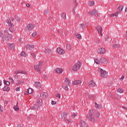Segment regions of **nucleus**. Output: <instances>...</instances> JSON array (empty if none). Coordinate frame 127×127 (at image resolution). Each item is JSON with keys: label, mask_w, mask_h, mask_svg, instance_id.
<instances>
[{"label": "nucleus", "mask_w": 127, "mask_h": 127, "mask_svg": "<svg viewBox=\"0 0 127 127\" xmlns=\"http://www.w3.org/2000/svg\"><path fill=\"white\" fill-rule=\"evenodd\" d=\"M80 27L82 29H85L86 25H85L84 23L80 24Z\"/></svg>", "instance_id": "38"}, {"label": "nucleus", "mask_w": 127, "mask_h": 127, "mask_svg": "<svg viewBox=\"0 0 127 127\" xmlns=\"http://www.w3.org/2000/svg\"><path fill=\"white\" fill-rule=\"evenodd\" d=\"M96 29L97 30L98 33L101 35V36H103V34L102 33V30H103V28H102L100 26H97L96 27Z\"/></svg>", "instance_id": "8"}, {"label": "nucleus", "mask_w": 127, "mask_h": 127, "mask_svg": "<svg viewBox=\"0 0 127 127\" xmlns=\"http://www.w3.org/2000/svg\"><path fill=\"white\" fill-rule=\"evenodd\" d=\"M86 96L88 97L89 99H91V98H93V95L90 94H87Z\"/></svg>", "instance_id": "49"}, {"label": "nucleus", "mask_w": 127, "mask_h": 127, "mask_svg": "<svg viewBox=\"0 0 127 127\" xmlns=\"http://www.w3.org/2000/svg\"><path fill=\"white\" fill-rule=\"evenodd\" d=\"M57 52L59 53V54H62V55L65 54L64 50L61 49V48H58L57 49Z\"/></svg>", "instance_id": "9"}, {"label": "nucleus", "mask_w": 127, "mask_h": 127, "mask_svg": "<svg viewBox=\"0 0 127 127\" xmlns=\"http://www.w3.org/2000/svg\"><path fill=\"white\" fill-rule=\"evenodd\" d=\"M18 105V103L17 102L16 105V106L13 107V109L15 111H16V112H18L19 111V108L18 107V106H17Z\"/></svg>", "instance_id": "28"}, {"label": "nucleus", "mask_w": 127, "mask_h": 127, "mask_svg": "<svg viewBox=\"0 0 127 127\" xmlns=\"http://www.w3.org/2000/svg\"><path fill=\"white\" fill-rule=\"evenodd\" d=\"M66 48L68 51L72 50V46L70 44H66Z\"/></svg>", "instance_id": "21"}, {"label": "nucleus", "mask_w": 127, "mask_h": 127, "mask_svg": "<svg viewBox=\"0 0 127 127\" xmlns=\"http://www.w3.org/2000/svg\"><path fill=\"white\" fill-rule=\"evenodd\" d=\"M31 55L32 57H33V58H35V57H36V55H35V53H32L31 54Z\"/></svg>", "instance_id": "45"}, {"label": "nucleus", "mask_w": 127, "mask_h": 127, "mask_svg": "<svg viewBox=\"0 0 127 127\" xmlns=\"http://www.w3.org/2000/svg\"><path fill=\"white\" fill-rule=\"evenodd\" d=\"M27 92H28V94H32V93H33V90H32V89H31V88H29L27 90Z\"/></svg>", "instance_id": "35"}, {"label": "nucleus", "mask_w": 127, "mask_h": 127, "mask_svg": "<svg viewBox=\"0 0 127 127\" xmlns=\"http://www.w3.org/2000/svg\"><path fill=\"white\" fill-rule=\"evenodd\" d=\"M45 52L46 53H49V54H50V53H52V51H51V50L50 49H46Z\"/></svg>", "instance_id": "31"}, {"label": "nucleus", "mask_w": 127, "mask_h": 127, "mask_svg": "<svg viewBox=\"0 0 127 127\" xmlns=\"http://www.w3.org/2000/svg\"><path fill=\"white\" fill-rule=\"evenodd\" d=\"M51 104L52 105V106H55V105H56V102L54 101H52Z\"/></svg>", "instance_id": "51"}, {"label": "nucleus", "mask_w": 127, "mask_h": 127, "mask_svg": "<svg viewBox=\"0 0 127 127\" xmlns=\"http://www.w3.org/2000/svg\"><path fill=\"white\" fill-rule=\"evenodd\" d=\"M89 15H93V12H88Z\"/></svg>", "instance_id": "63"}, {"label": "nucleus", "mask_w": 127, "mask_h": 127, "mask_svg": "<svg viewBox=\"0 0 127 127\" xmlns=\"http://www.w3.org/2000/svg\"><path fill=\"white\" fill-rule=\"evenodd\" d=\"M14 74H16V75H17V74H19V70H16L14 71Z\"/></svg>", "instance_id": "57"}, {"label": "nucleus", "mask_w": 127, "mask_h": 127, "mask_svg": "<svg viewBox=\"0 0 127 127\" xmlns=\"http://www.w3.org/2000/svg\"><path fill=\"white\" fill-rule=\"evenodd\" d=\"M76 38H78V39H81L82 38V36H81V34H78L76 35Z\"/></svg>", "instance_id": "36"}, {"label": "nucleus", "mask_w": 127, "mask_h": 127, "mask_svg": "<svg viewBox=\"0 0 127 127\" xmlns=\"http://www.w3.org/2000/svg\"><path fill=\"white\" fill-rule=\"evenodd\" d=\"M80 127H88V124L84 120H81Z\"/></svg>", "instance_id": "10"}, {"label": "nucleus", "mask_w": 127, "mask_h": 127, "mask_svg": "<svg viewBox=\"0 0 127 127\" xmlns=\"http://www.w3.org/2000/svg\"><path fill=\"white\" fill-rule=\"evenodd\" d=\"M2 89L3 91L8 92V91L10 90V88L8 86H5L4 87H3Z\"/></svg>", "instance_id": "22"}, {"label": "nucleus", "mask_w": 127, "mask_h": 127, "mask_svg": "<svg viewBox=\"0 0 127 127\" xmlns=\"http://www.w3.org/2000/svg\"><path fill=\"white\" fill-rule=\"evenodd\" d=\"M6 22L8 25L10 27L9 28V31H10V32H14V29H13L14 25L11 23V20H10V19H8L6 20Z\"/></svg>", "instance_id": "2"}, {"label": "nucleus", "mask_w": 127, "mask_h": 127, "mask_svg": "<svg viewBox=\"0 0 127 127\" xmlns=\"http://www.w3.org/2000/svg\"><path fill=\"white\" fill-rule=\"evenodd\" d=\"M9 82L8 81H7L6 82V86H9Z\"/></svg>", "instance_id": "62"}, {"label": "nucleus", "mask_w": 127, "mask_h": 127, "mask_svg": "<svg viewBox=\"0 0 127 127\" xmlns=\"http://www.w3.org/2000/svg\"><path fill=\"white\" fill-rule=\"evenodd\" d=\"M20 88L19 87H16L15 88V91H20Z\"/></svg>", "instance_id": "59"}, {"label": "nucleus", "mask_w": 127, "mask_h": 127, "mask_svg": "<svg viewBox=\"0 0 127 127\" xmlns=\"http://www.w3.org/2000/svg\"><path fill=\"white\" fill-rule=\"evenodd\" d=\"M99 72H100V74L101 77L103 78H106V77H108V73L105 70H104L102 68H98Z\"/></svg>", "instance_id": "3"}, {"label": "nucleus", "mask_w": 127, "mask_h": 127, "mask_svg": "<svg viewBox=\"0 0 127 127\" xmlns=\"http://www.w3.org/2000/svg\"><path fill=\"white\" fill-rule=\"evenodd\" d=\"M56 73H58L59 74H61L62 72H63V69L58 68L56 69Z\"/></svg>", "instance_id": "16"}, {"label": "nucleus", "mask_w": 127, "mask_h": 127, "mask_svg": "<svg viewBox=\"0 0 127 127\" xmlns=\"http://www.w3.org/2000/svg\"><path fill=\"white\" fill-rule=\"evenodd\" d=\"M98 14H99V13L98 12V11H97V10L94 9L92 11V15H95V16H98Z\"/></svg>", "instance_id": "24"}, {"label": "nucleus", "mask_w": 127, "mask_h": 127, "mask_svg": "<svg viewBox=\"0 0 127 127\" xmlns=\"http://www.w3.org/2000/svg\"><path fill=\"white\" fill-rule=\"evenodd\" d=\"M47 95H48V94L46 92H42L40 94V96L42 97V98H46Z\"/></svg>", "instance_id": "18"}, {"label": "nucleus", "mask_w": 127, "mask_h": 127, "mask_svg": "<svg viewBox=\"0 0 127 127\" xmlns=\"http://www.w3.org/2000/svg\"><path fill=\"white\" fill-rule=\"evenodd\" d=\"M64 81L65 82V83H67L66 85H67V86H70L71 85V82H70V80L68 79V78L66 77Z\"/></svg>", "instance_id": "23"}, {"label": "nucleus", "mask_w": 127, "mask_h": 127, "mask_svg": "<svg viewBox=\"0 0 127 127\" xmlns=\"http://www.w3.org/2000/svg\"><path fill=\"white\" fill-rule=\"evenodd\" d=\"M65 122L68 123H71L72 121L71 119H65Z\"/></svg>", "instance_id": "47"}, {"label": "nucleus", "mask_w": 127, "mask_h": 127, "mask_svg": "<svg viewBox=\"0 0 127 127\" xmlns=\"http://www.w3.org/2000/svg\"><path fill=\"white\" fill-rule=\"evenodd\" d=\"M9 80H10L12 83H14V81L13 80V79H12V77H9Z\"/></svg>", "instance_id": "56"}, {"label": "nucleus", "mask_w": 127, "mask_h": 127, "mask_svg": "<svg viewBox=\"0 0 127 127\" xmlns=\"http://www.w3.org/2000/svg\"><path fill=\"white\" fill-rule=\"evenodd\" d=\"M34 107H35L36 110H37L38 109H39V108H40V106L37 103L34 105Z\"/></svg>", "instance_id": "34"}, {"label": "nucleus", "mask_w": 127, "mask_h": 127, "mask_svg": "<svg viewBox=\"0 0 127 127\" xmlns=\"http://www.w3.org/2000/svg\"><path fill=\"white\" fill-rule=\"evenodd\" d=\"M45 14H48L49 13V10H45L44 11Z\"/></svg>", "instance_id": "54"}, {"label": "nucleus", "mask_w": 127, "mask_h": 127, "mask_svg": "<svg viewBox=\"0 0 127 127\" xmlns=\"http://www.w3.org/2000/svg\"><path fill=\"white\" fill-rule=\"evenodd\" d=\"M17 82V83H16L17 85H20L21 84H22L24 82L22 79L18 80Z\"/></svg>", "instance_id": "30"}, {"label": "nucleus", "mask_w": 127, "mask_h": 127, "mask_svg": "<svg viewBox=\"0 0 127 127\" xmlns=\"http://www.w3.org/2000/svg\"><path fill=\"white\" fill-rule=\"evenodd\" d=\"M36 35H37V32H34L33 33L32 36L33 37H35V36H36Z\"/></svg>", "instance_id": "52"}, {"label": "nucleus", "mask_w": 127, "mask_h": 127, "mask_svg": "<svg viewBox=\"0 0 127 127\" xmlns=\"http://www.w3.org/2000/svg\"><path fill=\"white\" fill-rule=\"evenodd\" d=\"M114 48H119L120 47V45L117 44H115L113 45Z\"/></svg>", "instance_id": "37"}, {"label": "nucleus", "mask_w": 127, "mask_h": 127, "mask_svg": "<svg viewBox=\"0 0 127 127\" xmlns=\"http://www.w3.org/2000/svg\"><path fill=\"white\" fill-rule=\"evenodd\" d=\"M8 48L10 49L11 50H12L14 49V44H7Z\"/></svg>", "instance_id": "13"}, {"label": "nucleus", "mask_w": 127, "mask_h": 127, "mask_svg": "<svg viewBox=\"0 0 127 127\" xmlns=\"http://www.w3.org/2000/svg\"><path fill=\"white\" fill-rule=\"evenodd\" d=\"M124 8V5H120L118 7V9L120 11H122L123 10V9Z\"/></svg>", "instance_id": "32"}, {"label": "nucleus", "mask_w": 127, "mask_h": 127, "mask_svg": "<svg viewBox=\"0 0 127 127\" xmlns=\"http://www.w3.org/2000/svg\"><path fill=\"white\" fill-rule=\"evenodd\" d=\"M94 4H95V2L94 1H91L89 3V5H90V6H93V5H94Z\"/></svg>", "instance_id": "41"}, {"label": "nucleus", "mask_w": 127, "mask_h": 127, "mask_svg": "<svg viewBox=\"0 0 127 127\" xmlns=\"http://www.w3.org/2000/svg\"><path fill=\"white\" fill-rule=\"evenodd\" d=\"M34 48V46L27 45L26 46V50H31V49H33Z\"/></svg>", "instance_id": "14"}, {"label": "nucleus", "mask_w": 127, "mask_h": 127, "mask_svg": "<svg viewBox=\"0 0 127 127\" xmlns=\"http://www.w3.org/2000/svg\"><path fill=\"white\" fill-rule=\"evenodd\" d=\"M4 32L5 33H8V30H7V29L5 30L4 31Z\"/></svg>", "instance_id": "61"}, {"label": "nucleus", "mask_w": 127, "mask_h": 127, "mask_svg": "<svg viewBox=\"0 0 127 127\" xmlns=\"http://www.w3.org/2000/svg\"><path fill=\"white\" fill-rule=\"evenodd\" d=\"M30 109H31V110H36V109L34 105L30 106Z\"/></svg>", "instance_id": "50"}, {"label": "nucleus", "mask_w": 127, "mask_h": 127, "mask_svg": "<svg viewBox=\"0 0 127 127\" xmlns=\"http://www.w3.org/2000/svg\"><path fill=\"white\" fill-rule=\"evenodd\" d=\"M100 42H101V40L98 39L96 40V43L99 44Z\"/></svg>", "instance_id": "58"}, {"label": "nucleus", "mask_w": 127, "mask_h": 127, "mask_svg": "<svg viewBox=\"0 0 127 127\" xmlns=\"http://www.w3.org/2000/svg\"><path fill=\"white\" fill-rule=\"evenodd\" d=\"M89 85H90L92 87H96V83L93 82V80H90L89 82Z\"/></svg>", "instance_id": "25"}, {"label": "nucleus", "mask_w": 127, "mask_h": 127, "mask_svg": "<svg viewBox=\"0 0 127 127\" xmlns=\"http://www.w3.org/2000/svg\"><path fill=\"white\" fill-rule=\"evenodd\" d=\"M4 104L5 105H7V104H8L7 101L4 100Z\"/></svg>", "instance_id": "60"}, {"label": "nucleus", "mask_w": 127, "mask_h": 127, "mask_svg": "<svg viewBox=\"0 0 127 127\" xmlns=\"http://www.w3.org/2000/svg\"><path fill=\"white\" fill-rule=\"evenodd\" d=\"M95 105L96 108H97L98 109H101V108H102V106L98 104L97 102H95Z\"/></svg>", "instance_id": "33"}, {"label": "nucleus", "mask_w": 127, "mask_h": 127, "mask_svg": "<svg viewBox=\"0 0 127 127\" xmlns=\"http://www.w3.org/2000/svg\"><path fill=\"white\" fill-rule=\"evenodd\" d=\"M94 62L96 64H100V61L98 59H94Z\"/></svg>", "instance_id": "48"}, {"label": "nucleus", "mask_w": 127, "mask_h": 127, "mask_svg": "<svg viewBox=\"0 0 127 127\" xmlns=\"http://www.w3.org/2000/svg\"><path fill=\"white\" fill-rule=\"evenodd\" d=\"M81 82L80 80H76L72 82L73 85H79V84H81Z\"/></svg>", "instance_id": "19"}, {"label": "nucleus", "mask_w": 127, "mask_h": 127, "mask_svg": "<svg viewBox=\"0 0 127 127\" xmlns=\"http://www.w3.org/2000/svg\"><path fill=\"white\" fill-rule=\"evenodd\" d=\"M12 35L11 34H8L7 35H3L2 38L5 39L6 41H9L12 39Z\"/></svg>", "instance_id": "5"}, {"label": "nucleus", "mask_w": 127, "mask_h": 127, "mask_svg": "<svg viewBox=\"0 0 127 127\" xmlns=\"http://www.w3.org/2000/svg\"><path fill=\"white\" fill-rule=\"evenodd\" d=\"M62 88L65 91H68V90H69V88H68V84H63Z\"/></svg>", "instance_id": "27"}, {"label": "nucleus", "mask_w": 127, "mask_h": 127, "mask_svg": "<svg viewBox=\"0 0 127 127\" xmlns=\"http://www.w3.org/2000/svg\"><path fill=\"white\" fill-rule=\"evenodd\" d=\"M15 19H16V21H20V18L17 16H15Z\"/></svg>", "instance_id": "40"}, {"label": "nucleus", "mask_w": 127, "mask_h": 127, "mask_svg": "<svg viewBox=\"0 0 127 127\" xmlns=\"http://www.w3.org/2000/svg\"><path fill=\"white\" fill-rule=\"evenodd\" d=\"M35 27V25L32 24L31 23L28 24L26 28V30L28 31H31Z\"/></svg>", "instance_id": "7"}, {"label": "nucleus", "mask_w": 127, "mask_h": 127, "mask_svg": "<svg viewBox=\"0 0 127 127\" xmlns=\"http://www.w3.org/2000/svg\"><path fill=\"white\" fill-rule=\"evenodd\" d=\"M17 127H23V126L21 125H18L17 126Z\"/></svg>", "instance_id": "64"}, {"label": "nucleus", "mask_w": 127, "mask_h": 127, "mask_svg": "<svg viewBox=\"0 0 127 127\" xmlns=\"http://www.w3.org/2000/svg\"><path fill=\"white\" fill-rule=\"evenodd\" d=\"M97 52L100 54H105L106 53V50L104 48H101L98 50Z\"/></svg>", "instance_id": "11"}, {"label": "nucleus", "mask_w": 127, "mask_h": 127, "mask_svg": "<svg viewBox=\"0 0 127 127\" xmlns=\"http://www.w3.org/2000/svg\"><path fill=\"white\" fill-rule=\"evenodd\" d=\"M115 98L117 100H120L121 99V96L116 95Z\"/></svg>", "instance_id": "53"}, {"label": "nucleus", "mask_w": 127, "mask_h": 127, "mask_svg": "<svg viewBox=\"0 0 127 127\" xmlns=\"http://www.w3.org/2000/svg\"><path fill=\"white\" fill-rule=\"evenodd\" d=\"M73 4L74 5V7L75 8H76L77 5H78V3H77V1H76V0H74Z\"/></svg>", "instance_id": "42"}, {"label": "nucleus", "mask_w": 127, "mask_h": 127, "mask_svg": "<svg viewBox=\"0 0 127 127\" xmlns=\"http://www.w3.org/2000/svg\"><path fill=\"white\" fill-rule=\"evenodd\" d=\"M117 92H118L119 93H124V90H123V89H122L121 88H119L117 90Z\"/></svg>", "instance_id": "43"}, {"label": "nucleus", "mask_w": 127, "mask_h": 127, "mask_svg": "<svg viewBox=\"0 0 127 127\" xmlns=\"http://www.w3.org/2000/svg\"><path fill=\"white\" fill-rule=\"evenodd\" d=\"M94 114H95V111L90 110L89 111V113L87 115V118L88 119V121L90 122H92V123L95 122V117L94 116H93Z\"/></svg>", "instance_id": "1"}, {"label": "nucleus", "mask_w": 127, "mask_h": 127, "mask_svg": "<svg viewBox=\"0 0 127 127\" xmlns=\"http://www.w3.org/2000/svg\"><path fill=\"white\" fill-rule=\"evenodd\" d=\"M19 74H26V71H24L23 70H19Z\"/></svg>", "instance_id": "46"}, {"label": "nucleus", "mask_w": 127, "mask_h": 127, "mask_svg": "<svg viewBox=\"0 0 127 127\" xmlns=\"http://www.w3.org/2000/svg\"><path fill=\"white\" fill-rule=\"evenodd\" d=\"M119 13H122V12L120 11H117L115 13L111 14L110 16V17H118L119 16Z\"/></svg>", "instance_id": "12"}, {"label": "nucleus", "mask_w": 127, "mask_h": 127, "mask_svg": "<svg viewBox=\"0 0 127 127\" xmlns=\"http://www.w3.org/2000/svg\"><path fill=\"white\" fill-rule=\"evenodd\" d=\"M61 17L63 20H66V13L65 12L62 13Z\"/></svg>", "instance_id": "26"}, {"label": "nucleus", "mask_w": 127, "mask_h": 127, "mask_svg": "<svg viewBox=\"0 0 127 127\" xmlns=\"http://www.w3.org/2000/svg\"><path fill=\"white\" fill-rule=\"evenodd\" d=\"M62 119L63 120H65L67 118V113L65 112H63L61 115Z\"/></svg>", "instance_id": "15"}, {"label": "nucleus", "mask_w": 127, "mask_h": 127, "mask_svg": "<svg viewBox=\"0 0 127 127\" xmlns=\"http://www.w3.org/2000/svg\"><path fill=\"white\" fill-rule=\"evenodd\" d=\"M42 67V62H40L38 64L35 65H34V68L35 70H37L38 72H40L41 73V71H40V69H41V67Z\"/></svg>", "instance_id": "6"}, {"label": "nucleus", "mask_w": 127, "mask_h": 127, "mask_svg": "<svg viewBox=\"0 0 127 127\" xmlns=\"http://www.w3.org/2000/svg\"><path fill=\"white\" fill-rule=\"evenodd\" d=\"M21 56H23V57H25V52H24V51H22L21 52Z\"/></svg>", "instance_id": "44"}, {"label": "nucleus", "mask_w": 127, "mask_h": 127, "mask_svg": "<svg viewBox=\"0 0 127 127\" xmlns=\"http://www.w3.org/2000/svg\"><path fill=\"white\" fill-rule=\"evenodd\" d=\"M37 104L38 105H39L40 106H42V105L43 104L42 99H39L37 100Z\"/></svg>", "instance_id": "20"}, {"label": "nucleus", "mask_w": 127, "mask_h": 127, "mask_svg": "<svg viewBox=\"0 0 127 127\" xmlns=\"http://www.w3.org/2000/svg\"><path fill=\"white\" fill-rule=\"evenodd\" d=\"M100 62L102 64H105L107 62V59L105 58H101L100 59Z\"/></svg>", "instance_id": "17"}, {"label": "nucleus", "mask_w": 127, "mask_h": 127, "mask_svg": "<svg viewBox=\"0 0 127 127\" xmlns=\"http://www.w3.org/2000/svg\"><path fill=\"white\" fill-rule=\"evenodd\" d=\"M82 66V64L80 63V62H77V63L73 66L72 68V70L73 71H78L80 67Z\"/></svg>", "instance_id": "4"}, {"label": "nucleus", "mask_w": 127, "mask_h": 127, "mask_svg": "<svg viewBox=\"0 0 127 127\" xmlns=\"http://www.w3.org/2000/svg\"><path fill=\"white\" fill-rule=\"evenodd\" d=\"M100 115H101V114L100 113L97 112L95 114V117H96V118H99Z\"/></svg>", "instance_id": "39"}, {"label": "nucleus", "mask_w": 127, "mask_h": 127, "mask_svg": "<svg viewBox=\"0 0 127 127\" xmlns=\"http://www.w3.org/2000/svg\"><path fill=\"white\" fill-rule=\"evenodd\" d=\"M35 85L36 88H40V86H41L40 82H35Z\"/></svg>", "instance_id": "29"}, {"label": "nucleus", "mask_w": 127, "mask_h": 127, "mask_svg": "<svg viewBox=\"0 0 127 127\" xmlns=\"http://www.w3.org/2000/svg\"><path fill=\"white\" fill-rule=\"evenodd\" d=\"M61 94H60V93L58 94L56 97H57V98H58V99H60V98H61Z\"/></svg>", "instance_id": "55"}]
</instances>
